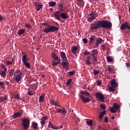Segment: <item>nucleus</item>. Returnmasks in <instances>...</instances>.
Returning <instances> with one entry per match:
<instances>
[{"label": "nucleus", "instance_id": "obj_1", "mask_svg": "<svg viewBox=\"0 0 130 130\" xmlns=\"http://www.w3.org/2000/svg\"><path fill=\"white\" fill-rule=\"evenodd\" d=\"M100 27L110 28L112 27V23L108 20H99L98 21H95L90 25L91 30H98Z\"/></svg>", "mask_w": 130, "mask_h": 130}, {"label": "nucleus", "instance_id": "obj_2", "mask_svg": "<svg viewBox=\"0 0 130 130\" xmlns=\"http://www.w3.org/2000/svg\"><path fill=\"white\" fill-rule=\"evenodd\" d=\"M79 96L81 101L83 103H89L90 102L91 99L88 98L87 96H91L90 93H89V91L85 90H81L80 93H79Z\"/></svg>", "mask_w": 130, "mask_h": 130}, {"label": "nucleus", "instance_id": "obj_3", "mask_svg": "<svg viewBox=\"0 0 130 130\" xmlns=\"http://www.w3.org/2000/svg\"><path fill=\"white\" fill-rule=\"evenodd\" d=\"M58 11H56L54 13V16L56 20L60 21L61 17V13H62V11H64L63 9V3H60L59 5H58Z\"/></svg>", "mask_w": 130, "mask_h": 130}, {"label": "nucleus", "instance_id": "obj_4", "mask_svg": "<svg viewBox=\"0 0 130 130\" xmlns=\"http://www.w3.org/2000/svg\"><path fill=\"white\" fill-rule=\"evenodd\" d=\"M59 27H56L53 25H48V27L43 29L44 32H54V31H58Z\"/></svg>", "mask_w": 130, "mask_h": 130}, {"label": "nucleus", "instance_id": "obj_5", "mask_svg": "<svg viewBox=\"0 0 130 130\" xmlns=\"http://www.w3.org/2000/svg\"><path fill=\"white\" fill-rule=\"evenodd\" d=\"M22 75V72L20 71L19 70H16V71L14 72V76L16 82H19V81H21Z\"/></svg>", "mask_w": 130, "mask_h": 130}, {"label": "nucleus", "instance_id": "obj_6", "mask_svg": "<svg viewBox=\"0 0 130 130\" xmlns=\"http://www.w3.org/2000/svg\"><path fill=\"white\" fill-rule=\"evenodd\" d=\"M22 124L23 126V128L25 130H27L30 126V120L29 118H22Z\"/></svg>", "mask_w": 130, "mask_h": 130}, {"label": "nucleus", "instance_id": "obj_7", "mask_svg": "<svg viewBox=\"0 0 130 130\" xmlns=\"http://www.w3.org/2000/svg\"><path fill=\"white\" fill-rule=\"evenodd\" d=\"M96 13L95 12H92L90 13H89L87 17V20L88 22H93V21H94V20H95V18H96Z\"/></svg>", "mask_w": 130, "mask_h": 130}, {"label": "nucleus", "instance_id": "obj_8", "mask_svg": "<svg viewBox=\"0 0 130 130\" xmlns=\"http://www.w3.org/2000/svg\"><path fill=\"white\" fill-rule=\"evenodd\" d=\"M96 98L99 99V101H101V102H104L105 101L104 94L102 93H95V94Z\"/></svg>", "mask_w": 130, "mask_h": 130}, {"label": "nucleus", "instance_id": "obj_9", "mask_svg": "<svg viewBox=\"0 0 130 130\" xmlns=\"http://www.w3.org/2000/svg\"><path fill=\"white\" fill-rule=\"evenodd\" d=\"M119 108H120V104L114 103L113 107L110 108V111L112 113H116V109H119Z\"/></svg>", "mask_w": 130, "mask_h": 130}, {"label": "nucleus", "instance_id": "obj_10", "mask_svg": "<svg viewBox=\"0 0 130 130\" xmlns=\"http://www.w3.org/2000/svg\"><path fill=\"white\" fill-rule=\"evenodd\" d=\"M120 30H124L125 28H129V30H130V26L129 25L128 22H125L123 23L122 25L120 26Z\"/></svg>", "mask_w": 130, "mask_h": 130}, {"label": "nucleus", "instance_id": "obj_11", "mask_svg": "<svg viewBox=\"0 0 130 130\" xmlns=\"http://www.w3.org/2000/svg\"><path fill=\"white\" fill-rule=\"evenodd\" d=\"M63 69H69L70 63L68 61H64V62H61V63Z\"/></svg>", "mask_w": 130, "mask_h": 130}, {"label": "nucleus", "instance_id": "obj_12", "mask_svg": "<svg viewBox=\"0 0 130 130\" xmlns=\"http://www.w3.org/2000/svg\"><path fill=\"white\" fill-rule=\"evenodd\" d=\"M27 60H29V58L27 57V54H24L23 56H22V61L23 62V64L26 66V67Z\"/></svg>", "mask_w": 130, "mask_h": 130}, {"label": "nucleus", "instance_id": "obj_13", "mask_svg": "<svg viewBox=\"0 0 130 130\" xmlns=\"http://www.w3.org/2000/svg\"><path fill=\"white\" fill-rule=\"evenodd\" d=\"M60 57L62 58V60H63V62H64V60H68V58L67 57L66 53L65 52H60Z\"/></svg>", "mask_w": 130, "mask_h": 130}, {"label": "nucleus", "instance_id": "obj_14", "mask_svg": "<svg viewBox=\"0 0 130 130\" xmlns=\"http://www.w3.org/2000/svg\"><path fill=\"white\" fill-rule=\"evenodd\" d=\"M21 116H22V112H16L15 113H14L13 115H12V118H17L18 117H20Z\"/></svg>", "mask_w": 130, "mask_h": 130}, {"label": "nucleus", "instance_id": "obj_15", "mask_svg": "<svg viewBox=\"0 0 130 130\" xmlns=\"http://www.w3.org/2000/svg\"><path fill=\"white\" fill-rule=\"evenodd\" d=\"M35 7H36L37 11H40L41 8H43V5L41 3H38L37 2L35 3Z\"/></svg>", "mask_w": 130, "mask_h": 130}, {"label": "nucleus", "instance_id": "obj_16", "mask_svg": "<svg viewBox=\"0 0 130 130\" xmlns=\"http://www.w3.org/2000/svg\"><path fill=\"white\" fill-rule=\"evenodd\" d=\"M60 16L61 18H63V20H67V18H69V15L67 14V13L63 12L62 11V13H60Z\"/></svg>", "mask_w": 130, "mask_h": 130}, {"label": "nucleus", "instance_id": "obj_17", "mask_svg": "<svg viewBox=\"0 0 130 130\" xmlns=\"http://www.w3.org/2000/svg\"><path fill=\"white\" fill-rule=\"evenodd\" d=\"M48 127L53 128V130H58L59 128V127H57L55 125H53V123L50 121H49Z\"/></svg>", "mask_w": 130, "mask_h": 130}, {"label": "nucleus", "instance_id": "obj_18", "mask_svg": "<svg viewBox=\"0 0 130 130\" xmlns=\"http://www.w3.org/2000/svg\"><path fill=\"white\" fill-rule=\"evenodd\" d=\"M57 62H56V61H52V64L53 66V67H56V66H58V64H59V63H60V58H59V57H58V59H56Z\"/></svg>", "mask_w": 130, "mask_h": 130}, {"label": "nucleus", "instance_id": "obj_19", "mask_svg": "<svg viewBox=\"0 0 130 130\" xmlns=\"http://www.w3.org/2000/svg\"><path fill=\"white\" fill-rule=\"evenodd\" d=\"M47 117L46 116H44L43 117H42L41 118V124H42V126H43V127H44V126L45 125V121H46Z\"/></svg>", "mask_w": 130, "mask_h": 130}, {"label": "nucleus", "instance_id": "obj_20", "mask_svg": "<svg viewBox=\"0 0 130 130\" xmlns=\"http://www.w3.org/2000/svg\"><path fill=\"white\" fill-rule=\"evenodd\" d=\"M111 85H113L114 89H115V87H117L118 84L116 81L115 79H113V80L111 81Z\"/></svg>", "mask_w": 130, "mask_h": 130}, {"label": "nucleus", "instance_id": "obj_21", "mask_svg": "<svg viewBox=\"0 0 130 130\" xmlns=\"http://www.w3.org/2000/svg\"><path fill=\"white\" fill-rule=\"evenodd\" d=\"M58 113H62V114H64V113H67V111L63 107V108H60L59 110H58Z\"/></svg>", "mask_w": 130, "mask_h": 130}, {"label": "nucleus", "instance_id": "obj_22", "mask_svg": "<svg viewBox=\"0 0 130 130\" xmlns=\"http://www.w3.org/2000/svg\"><path fill=\"white\" fill-rule=\"evenodd\" d=\"M103 42V39L102 38H96V42L95 43L96 45H99L101 44Z\"/></svg>", "mask_w": 130, "mask_h": 130}, {"label": "nucleus", "instance_id": "obj_23", "mask_svg": "<svg viewBox=\"0 0 130 130\" xmlns=\"http://www.w3.org/2000/svg\"><path fill=\"white\" fill-rule=\"evenodd\" d=\"M51 56L54 59L53 60H54L55 61V60H57V59H58V57L57 56V54L55 53V52H53L51 54Z\"/></svg>", "mask_w": 130, "mask_h": 130}, {"label": "nucleus", "instance_id": "obj_24", "mask_svg": "<svg viewBox=\"0 0 130 130\" xmlns=\"http://www.w3.org/2000/svg\"><path fill=\"white\" fill-rule=\"evenodd\" d=\"M5 101H8L7 95H4V96H0V103Z\"/></svg>", "mask_w": 130, "mask_h": 130}, {"label": "nucleus", "instance_id": "obj_25", "mask_svg": "<svg viewBox=\"0 0 130 130\" xmlns=\"http://www.w3.org/2000/svg\"><path fill=\"white\" fill-rule=\"evenodd\" d=\"M96 39V37L95 35H91V36L90 38V41L89 42V44H91L93 42H94V40Z\"/></svg>", "mask_w": 130, "mask_h": 130}, {"label": "nucleus", "instance_id": "obj_26", "mask_svg": "<svg viewBox=\"0 0 130 130\" xmlns=\"http://www.w3.org/2000/svg\"><path fill=\"white\" fill-rule=\"evenodd\" d=\"M45 100V94H41V95L39 96V102H44Z\"/></svg>", "mask_w": 130, "mask_h": 130}, {"label": "nucleus", "instance_id": "obj_27", "mask_svg": "<svg viewBox=\"0 0 130 130\" xmlns=\"http://www.w3.org/2000/svg\"><path fill=\"white\" fill-rule=\"evenodd\" d=\"M50 103L51 104H54V106H57V107H60L59 103H58V102H57V101L52 100L50 101Z\"/></svg>", "mask_w": 130, "mask_h": 130}, {"label": "nucleus", "instance_id": "obj_28", "mask_svg": "<svg viewBox=\"0 0 130 130\" xmlns=\"http://www.w3.org/2000/svg\"><path fill=\"white\" fill-rule=\"evenodd\" d=\"M49 6H50V7H54L55 6H56V2H54V1H51L50 2H49Z\"/></svg>", "mask_w": 130, "mask_h": 130}, {"label": "nucleus", "instance_id": "obj_29", "mask_svg": "<svg viewBox=\"0 0 130 130\" xmlns=\"http://www.w3.org/2000/svg\"><path fill=\"white\" fill-rule=\"evenodd\" d=\"M98 51H97V49H92V57H93V58L94 59V57H95V55L96 54H98Z\"/></svg>", "mask_w": 130, "mask_h": 130}, {"label": "nucleus", "instance_id": "obj_30", "mask_svg": "<svg viewBox=\"0 0 130 130\" xmlns=\"http://www.w3.org/2000/svg\"><path fill=\"white\" fill-rule=\"evenodd\" d=\"M32 126L34 128V130H37V128L38 127V123L37 122H32Z\"/></svg>", "mask_w": 130, "mask_h": 130}, {"label": "nucleus", "instance_id": "obj_31", "mask_svg": "<svg viewBox=\"0 0 130 130\" xmlns=\"http://www.w3.org/2000/svg\"><path fill=\"white\" fill-rule=\"evenodd\" d=\"M106 111H103V113H102V112H101V113H100V115H99V118L100 119L103 118V117H104V114H106Z\"/></svg>", "mask_w": 130, "mask_h": 130}, {"label": "nucleus", "instance_id": "obj_32", "mask_svg": "<svg viewBox=\"0 0 130 130\" xmlns=\"http://www.w3.org/2000/svg\"><path fill=\"white\" fill-rule=\"evenodd\" d=\"M78 50V47L75 46L72 48V53H73L74 54H76V53L77 52V51Z\"/></svg>", "mask_w": 130, "mask_h": 130}, {"label": "nucleus", "instance_id": "obj_33", "mask_svg": "<svg viewBox=\"0 0 130 130\" xmlns=\"http://www.w3.org/2000/svg\"><path fill=\"white\" fill-rule=\"evenodd\" d=\"M25 30L24 29H20L18 31V35H22V34H24V32H25Z\"/></svg>", "mask_w": 130, "mask_h": 130}, {"label": "nucleus", "instance_id": "obj_34", "mask_svg": "<svg viewBox=\"0 0 130 130\" xmlns=\"http://www.w3.org/2000/svg\"><path fill=\"white\" fill-rule=\"evenodd\" d=\"M0 75H1V76H2V77L5 78L6 76V72H5V71H1Z\"/></svg>", "mask_w": 130, "mask_h": 130}, {"label": "nucleus", "instance_id": "obj_35", "mask_svg": "<svg viewBox=\"0 0 130 130\" xmlns=\"http://www.w3.org/2000/svg\"><path fill=\"white\" fill-rule=\"evenodd\" d=\"M8 81H0V86L2 85H8Z\"/></svg>", "mask_w": 130, "mask_h": 130}, {"label": "nucleus", "instance_id": "obj_36", "mask_svg": "<svg viewBox=\"0 0 130 130\" xmlns=\"http://www.w3.org/2000/svg\"><path fill=\"white\" fill-rule=\"evenodd\" d=\"M14 71L15 70L14 69H12V70H11V71L9 72V75L11 77H12V76H13Z\"/></svg>", "mask_w": 130, "mask_h": 130}, {"label": "nucleus", "instance_id": "obj_37", "mask_svg": "<svg viewBox=\"0 0 130 130\" xmlns=\"http://www.w3.org/2000/svg\"><path fill=\"white\" fill-rule=\"evenodd\" d=\"M92 123H93V121L92 120L86 121V124H88V125L89 126H92Z\"/></svg>", "mask_w": 130, "mask_h": 130}, {"label": "nucleus", "instance_id": "obj_38", "mask_svg": "<svg viewBox=\"0 0 130 130\" xmlns=\"http://www.w3.org/2000/svg\"><path fill=\"white\" fill-rule=\"evenodd\" d=\"M107 59L108 62H112L113 60V57H111V56H108V57H107Z\"/></svg>", "mask_w": 130, "mask_h": 130}, {"label": "nucleus", "instance_id": "obj_39", "mask_svg": "<svg viewBox=\"0 0 130 130\" xmlns=\"http://www.w3.org/2000/svg\"><path fill=\"white\" fill-rule=\"evenodd\" d=\"M15 59V57H13V59H12V61H6V63H7V64H12V63H13V60Z\"/></svg>", "mask_w": 130, "mask_h": 130}, {"label": "nucleus", "instance_id": "obj_40", "mask_svg": "<svg viewBox=\"0 0 130 130\" xmlns=\"http://www.w3.org/2000/svg\"><path fill=\"white\" fill-rule=\"evenodd\" d=\"M75 74H76L75 70H73V71H69V75H71V76H73Z\"/></svg>", "mask_w": 130, "mask_h": 130}, {"label": "nucleus", "instance_id": "obj_41", "mask_svg": "<svg viewBox=\"0 0 130 130\" xmlns=\"http://www.w3.org/2000/svg\"><path fill=\"white\" fill-rule=\"evenodd\" d=\"M1 67H2V69H3V70H4V71H5V72H7V67H5V64H2Z\"/></svg>", "mask_w": 130, "mask_h": 130}, {"label": "nucleus", "instance_id": "obj_42", "mask_svg": "<svg viewBox=\"0 0 130 130\" xmlns=\"http://www.w3.org/2000/svg\"><path fill=\"white\" fill-rule=\"evenodd\" d=\"M72 81V79H68V80L66 83V85H70V84H71Z\"/></svg>", "mask_w": 130, "mask_h": 130}, {"label": "nucleus", "instance_id": "obj_43", "mask_svg": "<svg viewBox=\"0 0 130 130\" xmlns=\"http://www.w3.org/2000/svg\"><path fill=\"white\" fill-rule=\"evenodd\" d=\"M93 74L95 75H98L99 74H100V71H98V70H94Z\"/></svg>", "mask_w": 130, "mask_h": 130}, {"label": "nucleus", "instance_id": "obj_44", "mask_svg": "<svg viewBox=\"0 0 130 130\" xmlns=\"http://www.w3.org/2000/svg\"><path fill=\"white\" fill-rule=\"evenodd\" d=\"M112 86H109V90L110 91H115V89H114L113 85Z\"/></svg>", "mask_w": 130, "mask_h": 130}, {"label": "nucleus", "instance_id": "obj_45", "mask_svg": "<svg viewBox=\"0 0 130 130\" xmlns=\"http://www.w3.org/2000/svg\"><path fill=\"white\" fill-rule=\"evenodd\" d=\"M101 108L102 109H104V111H105V109H106V107L105 106V104H101Z\"/></svg>", "mask_w": 130, "mask_h": 130}, {"label": "nucleus", "instance_id": "obj_46", "mask_svg": "<svg viewBox=\"0 0 130 130\" xmlns=\"http://www.w3.org/2000/svg\"><path fill=\"white\" fill-rule=\"evenodd\" d=\"M108 70L109 72H113L114 71L113 69L112 68V67H108Z\"/></svg>", "mask_w": 130, "mask_h": 130}, {"label": "nucleus", "instance_id": "obj_47", "mask_svg": "<svg viewBox=\"0 0 130 130\" xmlns=\"http://www.w3.org/2000/svg\"><path fill=\"white\" fill-rule=\"evenodd\" d=\"M14 99H20V94L19 93L16 94V95H15Z\"/></svg>", "mask_w": 130, "mask_h": 130}, {"label": "nucleus", "instance_id": "obj_48", "mask_svg": "<svg viewBox=\"0 0 130 130\" xmlns=\"http://www.w3.org/2000/svg\"><path fill=\"white\" fill-rule=\"evenodd\" d=\"M25 27H28V28H32V26L30 24H25Z\"/></svg>", "mask_w": 130, "mask_h": 130}, {"label": "nucleus", "instance_id": "obj_49", "mask_svg": "<svg viewBox=\"0 0 130 130\" xmlns=\"http://www.w3.org/2000/svg\"><path fill=\"white\" fill-rule=\"evenodd\" d=\"M83 42L86 44V43H88V39H87V38H84L83 39Z\"/></svg>", "mask_w": 130, "mask_h": 130}, {"label": "nucleus", "instance_id": "obj_50", "mask_svg": "<svg viewBox=\"0 0 130 130\" xmlns=\"http://www.w3.org/2000/svg\"><path fill=\"white\" fill-rule=\"evenodd\" d=\"M86 63L87 64V66H89L90 64H91V62H90L89 60L87 58L86 61Z\"/></svg>", "mask_w": 130, "mask_h": 130}, {"label": "nucleus", "instance_id": "obj_51", "mask_svg": "<svg viewBox=\"0 0 130 130\" xmlns=\"http://www.w3.org/2000/svg\"><path fill=\"white\" fill-rule=\"evenodd\" d=\"M26 67H27V69H30V63H29L28 61H26Z\"/></svg>", "mask_w": 130, "mask_h": 130}, {"label": "nucleus", "instance_id": "obj_52", "mask_svg": "<svg viewBox=\"0 0 130 130\" xmlns=\"http://www.w3.org/2000/svg\"><path fill=\"white\" fill-rule=\"evenodd\" d=\"M102 81H101V80H98L97 81V85H98L99 86H100V85H102Z\"/></svg>", "mask_w": 130, "mask_h": 130}, {"label": "nucleus", "instance_id": "obj_53", "mask_svg": "<svg viewBox=\"0 0 130 130\" xmlns=\"http://www.w3.org/2000/svg\"><path fill=\"white\" fill-rule=\"evenodd\" d=\"M93 60H94V62H98V57H96V55L94 57Z\"/></svg>", "mask_w": 130, "mask_h": 130}, {"label": "nucleus", "instance_id": "obj_54", "mask_svg": "<svg viewBox=\"0 0 130 130\" xmlns=\"http://www.w3.org/2000/svg\"><path fill=\"white\" fill-rule=\"evenodd\" d=\"M125 64L126 67H130V62H126Z\"/></svg>", "mask_w": 130, "mask_h": 130}, {"label": "nucleus", "instance_id": "obj_55", "mask_svg": "<svg viewBox=\"0 0 130 130\" xmlns=\"http://www.w3.org/2000/svg\"><path fill=\"white\" fill-rule=\"evenodd\" d=\"M28 95H33V93L32 92V91H30V90L28 91Z\"/></svg>", "mask_w": 130, "mask_h": 130}, {"label": "nucleus", "instance_id": "obj_56", "mask_svg": "<svg viewBox=\"0 0 130 130\" xmlns=\"http://www.w3.org/2000/svg\"><path fill=\"white\" fill-rule=\"evenodd\" d=\"M105 122H108V117H107V116H106V117H105Z\"/></svg>", "mask_w": 130, "mask_h": 130}, {"label": "nucleus", "instance_id": "obj_57", "mask_svg": "<svg viewBox=\"0 0 130 130\" xmlns=\"http://www.w3.org/2000/svg\"><path fill=\"white\" fill-rule=\"evenodd\" d=\"M90 52H85L84 54L88 55V54H90Z\"/></svg>", "mask_w": 130, "mask_h": 130}, {"label": "nucleus", "instance_id": "obj_58", "mask_svg": "<svg viewBox=\"0 0 130 130\" xmlns=\"http://www.w3.org/2000/svg\"><path fill=\"white\" fill-rule=\"evenodd\" d=\"M42 25L48 26V24L47 22L43 23V24H42Z\"/></svg>", "mask_w": 130, "mask_h": 130}, {"label": "nucleus", "instance_id": "obj_59", "mask_svg": "<svg viewBox=\"0 0 130 130\" xmlns=\"http://www.w3.org/2000/svg\"><path fill=\"white\" fill-rule=\"evenodd\" d=\"M20 101H24V98H20Z\"/></svg>", "mask_w": 130, "mask_h": 130}, {"label": "nucleus", "instance_id": "obj_60", "mask_svg": "<svg viewBox=\"0 0 130 130\" xmlns=\"http://www.w3.org/2000/svg\"><path fill=\"white\" fill-rule=\"evenodd\" d=\"M115 118V116H112L111 119H114Z\"/></svg>", "mask_w": 130, "mask_h": 130}, {"label": "nucleus", "instance_id": "obj_61", "mask_svg": "<svg viewBox=\"0 0 130 130\" xmlns=\"http://www.w3.org/2000/svg\"><path fill=\"white\" fill-rule=\"evenodd\" d=\"M62 127H63V126L61 125V126H59V128H62Z\"/></svg>", "mask_w": 130, "mask_h": 130}, {"label": "nucleus", "instance_id": "obj_62", "mask_svg": "<svg viewBox=\"0 0 130 130\" xmlns=\"http://www.w3.org/2000/svg\"><path fill=\"white\" fill-rule=\"evenodd\" d=\"M4 20V18L2 16H0V20Z\"/></svg>", "mask_w": 130, "mask_h": 130}, {"label": "nucleus", "instance_id": "obj_63", "mask_svg": "<svg viewBox=\"0 0 130 130\" xmlns=\"http://www.w3.org/2000/svg\"><path fill=\"white\" fill-rule=\"evenodd\" d=\"M102 47H103V49H105V46H104V45H103V46H102Z\"/></svg>", "mask_w": 130, "mask_h": 130}, {"label": "nucleus", "instance_id": "obj_64", "mask_svg": "<svg viewBox=\"0 0 130 130\" xmlns=\"http://www.w3.org/2000/svg\"><path fill=\"white\" fill-rule=\"evenodd\" d=\"M53 8H50V11H53Z\"/></svg>", "mask_w": 130, "mask_h": 130}]
</instances>
